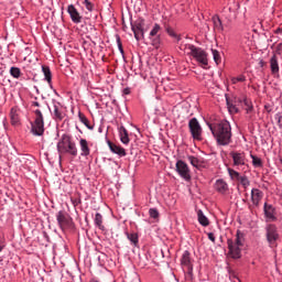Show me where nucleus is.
Returning a JSON list of instances; mask_svg holds the SVG:
<instances>
[{"label": "nucleus", "instance_id": "obj_30", "mask_svg": "<svg viewBox=\"0 0 282 282\" xmlns=\"http://www.w3.org/2000/svg\"><path fill=\"white\" fill-rule=\"evenodd\" d=\"M10 74L13 78H21V68L19 67H11Z\"/></svg>", "mask_w": 282, "mask_h": 282}, {"label": "nucleus", "instance_id": "obj_42", "mask_svg": "<svg viewBox=\"0 0 282 282\" xmlns=\"http://www.w3.org/2000/svg\"><path fill=\"white\" fill-rule=\"evenodd\" d=\"M170 36H173V39H177V41H180V35H177V33L173 32V31H169Z\"/></svg>", "mask_w": 282, "mask_h": 282}, {"label": "nucleus", "instance_id": "obj_6", "mask_svg": "<svg viewBox=\"0 0 282 282\" xmlns=\"http://www.w3.org/2000/svg\"><path fill=\"white\" fill-rule=\"evenodd\" d=\"M35 120L32 123V133L34 135H43L45 133V121L43 120V112L40 109L34 111Z\"/></svg>", "mask_w": 282, "mask_h": 282}, {"label": "nucleus", "instance_id": "obj_43", "mask_svg": "<svg viewBox=\"0 0 282 282\" xmlns=\"http://www.w3.org/2000/svg\"><path fill=\"white\" fill-rule=\"evenodd\" d=\"M123 94H124L126 96H129V94H131V91L129 90V88H126V89H123Z\"/></svg>", "mask_w": 282, "mask_h": 282}, {"label": "nucleus", "instance_id": "obj_39", "mask_svg": "<svg viewBox=\"0 0 282 282\" xmlns=\"http://www.w3.org/2000/svg\"><path fill=\"white\" fill-rule=\"evenodd\" d=\"M83 3L85 4V8H86V10H88V12H93L94 11V3H91V1L84 0Z\"/></svg>", "mask_w": 282, "mask_h": 282}, {"label": "nucleus", "instance_id": "obj_45", "mask_svg": "<svg viewBox=\"0 0 282 282\" xmlns=\"http://www.w3.org/2000/svg\"><path fill=\"white\" fill-rule=\"evenodd\" d=\"M32 106L33 107H41V104H39V101H33Z\"/></svg>", "mask_w": 282, "mask_h": 282}, {"label": "nucleus", "instance_id": "obj_15", "mask_svg": "<svg viewBox=\"0 0 282 282\" xmlns=\"http://www.w3.org/2000/svg\"><path fill=\"white\" fill-rule=\"evenodd\" d=\"M263 210L267 221H276V216L274 215L275 209L272 205H268V203H264Z\"/></svg>", "mask_w": 282, "mask_h": 282}, {"label": "nucleus", "instance_id": "obj_24", "mask_svg": "<svg viewBox=\"0 0 282 282\" xmlns=\"http://www.w3.org/2000/svg\"><path fill=\"white\" fill-rule=\"evenodd\" d=\"M197 217H198V223L200 224V226H209L210 221L208 220V217H206L204 215V212H202V209H199L197 212Z\"/></svg>", "mask_w": 282, "mask_h": 282}, {"label": "nucleus", "instance_id": "obj_32", "mask_svg": "<svg viewBox=\"0 0 282 282\" xmlns=\"http://www.w3.org/2000/svg\"><path fill=\"white\" fill-rule=\"evenodd\" d=\"M212 53H213V58H214L216 65H219V63H221V55L219 54V51L212 50Z\"/></svg>", "mask_w": 282, "mask_h": 282}, {"label": "nucleus", "instance_id": "obj_44", "mask_svg": "<svg viewBox=\"0 0 282 282\" xmlns=\"http://www.w3.org/2000/svg\"><path fill=\"white\" fill-rule=\"evenodd\" d=\"M275 34H282V28H278V29L275 30Z\"/></svg>", "mask_w": 282, "mask_h": 282}, {"label": "nucleus", "instance_id": "obj_34", "mask_svg": "<svg viewBox=\"0 0 282 282\" xmlns=\"http://www.w3.org/2000/svg\"><path fill=\"white\" fill-rule=\"evenodd\" d=\"M127 237L132 245L138 246V234H127Z\"/></svg>", "mask_w": 282, "mask_h": 282}, {"label": "nucleus", "instance_id": "obj_48", "mask_svg": "<svg viewBox=\"0 0 282 282\" xmlns=\"http://www.w3.org/2000/svg\"><path fill=\"white\" fill-rule=\"evenodd\" d=\"M1 250H3V247L0 246V252H1Z\"/></svg>", "mask_w": 282, "mask_h": 282}, {"label": "nucleus", "instance_id": "obj_4", "mask_svg": "<svg viewBox=\"0 0 282 282\" xmlns=\"http://www.w3.org/2000/svg\"><path fill=\"white\" fill-rule=\"evenodd\" d=\"M185 52H187L189 56H193L200 65H208V54L200 47L187 44L185 45Z\"/></svg>", "mask_w": 282, "mask_h": 282}, {"label": "nucleus", "instance_id": "obj_21", "mask_svg": "<svg viewBox=\"0 0 282 282\" xmlns=\"http://www.w3.org/2000/svg\"><path fill=\"white\" fill-rule=\"evenodd\" d=\"M119 135L122 144H129V142H131V140L129 139V131H127V128H124V126H121L119 128Z\"/></svg>", "mask_w": 282, "mask_h": 282}, {"label": "nucleus", "instance_id": "obj_38", "mask_svg": "<svg viewBox=\"0 0 282 282\" xmlns=\"http://www.w3.org/2000/svg\"><path fill=\"white\" fill-rule=\"evenodd\" d=\"M149 215L152 219H158L160 217V212L155 208H150Z\"/></svg>", "mask_w": 282, "mask_h": 282}, {"label": "nucleus", "instance_id": "obj_16", "mask_svg": "<svg viewBox=\"0 0 282 282\" xmlns=\"http://www.w3.org/2000/svg\"><path fill=\"white\" fill-rule=\"evenodd\" d=\"M11 117V124L13 127H18V124H21V110L19 108H12L10 112Z\"/></svg>", "mask_w": 282, "mask_h": 282}, {"label": "nucleus", "instance_id": "obj_25", "mask_svg": "<svg viewBox=\"0 0 282 282\" xmlns=\"http://www.w3.org/2000/svg\"><path fill=\"white\" fill-rule=\"evenodd\" d=\"M214 29L217 30V32H224V24H221V19L219 17H214Z\"/></svg>", "mask_w": 282, "mask_h": 282}, {"label": "nucleus", "instance_id": "obj_31", "mask_svg": "<svg viewBox=\"0 0 282 282\" xmlns=\"http://www.w3.org/2000/svg\"><path fill=\"white\" fill-rule=\"evenodd\" d=\"M239 184H241V186H243L245 188H248V186H250V180H248V176L242 175L240 176V178L238 180Z\"/></svg>", "mask_w": 282, "mask_h": 282}, {"label": "nucleus", "instance_id": "obj_2", "mask_svg": "<svg viewBox=\"0 0 282 282\" xmlns=\"http://www.w3.org/2000/svg\"><path fill=\"white\" fill-rule=\"evenodd\" d=\"M57 152L61 158L63 155H72L73 158H76L78 155V148L76 147V142H74V139L69 134H63L57 142Z\"/></svg>", "mask_w": 282, "mask_h": 282}, {"label": "nucleus", "instance_id": "obj_35", "mask_svg": "<svg viewBox=\"0 0 282 282\" xmlns=\"http://www.w3.org/2000/svg\"><path fill=\"white\" fill-rule=\"evenodd\" d=\"M227 107L229 109L230 113H237L239 111V109L237 108V106H235L232 102H230V100L227 99Z\"/></svg>", "mask_w": 282, "mask_h": 282}, {"label": "nucleus", "instance_id": "obj_7", "mask_svg": "<svg viewBox=\"0 0 282 282\" xmlns=\"http://www.w3.org/2000/svg\"><path fill=\"white\" fill-rule=\"evenodd\" d=\"M56 219L61 230H69V228H73L74 226V220L68 216L67 212H58L56 214Z\"/></svg>", "mask_w": 282, "mask_h": 282}, {"label": "nucleus", "instance_id": "obj_11", "mask_svg": "<svg viewBox=\"0 0 282 282\" xmlns=\"http://www.w3.org/2000/svg\"><path fill=\"white\" fill-rule=\"evenodd\" d=\"M176 172L178 173V175L185 180V182H189L191 180V169H188V164H186V162L178 160L176 162Z\"/></svg>", "mask_w": 282, "mask_h": 282}, {"label": "nucleus", "instance_id": "obj_3", "mask_svg": "<svg viewBox=\"0 0 282 282\" xmlns=\"http://www.w3.org/2000/svg\"><path fill=\"white\" fill-rule=\"evenodd\" d=\"M229 254L232 259H241V246H243V236L237 232L236 239H228L227 240Z\"/></svg>", "mask_w": 282, "mask_h": 282}, {"label": "nucleus", "instance_id": "obj_40", "mask_svg": "<svg viewBox=\"0 0 282 282\" xmlns=\"http://www.w3.org/2000/svg\"><path fill=\"white\" fill-rule=\"evenodd\" d=\"M274 118L276 120L279 129H282V115H281V112H278Z\"/></svg>", "mask_w": 282, "mask_h": 282}, {"label": "nucleus", "instance_id": "obj_41", "mask_svg": "<svg viewBox=\"0 0 282 282\" xmlns=\"http://www.w3.org/2000/svg\"><path fill=\"white\" fill-rule=\"evenodd\" d=\"M208 240L212 241L213 243H215V234L209 232L207 234Z\"/></svg>", "mask_w": 282, "mask_h": 282}, {"label": "nucleus", "instance_id": "obj_23", "mask_svg": "<svg viewBox=\"0 0 282 282\" xmlns=\"http://www.w3.org/2000/svg\"><path fill=\"white\" fill-rule=\"evenodd\" d=\"M215 188L218 193H226L228 191V183L224 180H218L216 181Z\"/></svg>", "mask_w": 282, "mask_h": 282}, {"label": "nucleus", "instance_id": "obj_12", "mask_svg": "<svg viewBox=\"0 0 282 282\" xmlns=\"http://www.w3.org/2000/svg\"><path fill=\"white\" fill-rule=\"evenodd\" d=\"M234 166H246V153L239 151H231L229 153Z\"/></svg>", "mask_w": 282, "mask_h": 282}, {"label": "nucleus", "instance_id": "obj_19", "mask_svg": "<svg viewBox=\"0 0 282 282\" xmlns=\"http://www.w3.org/2000/svg\"><path fill=\"white\" fill-rule=\"evenodd\" d=\"M53 116L55 120H63V118H65V115L63 113V106H61V104H54Z\"/></svg>", "mask_w": 282, "mask_h": 282}, {"label": "nucleus", "instance_id": "obj_17", "mask_svg": "<svg viewBox=\"0 0 282 282\" xmlns=\"http://www.w3.org/2000/svg\"><path fill=\"white\" fill-rule=\"evenodd\" d=\"M261 199H263V192H261V189L253 188L251 191V202L253 206H259Z\"/></svg>", "mask_w": 282, "mask_h": 282}, {"label": "nucleus", "instance_id": "obj_33", "mask_svg": "<svg viewBox=\"0 0 282 282\" xmlns=\"http://www.w3.org/2000/svg\"><path fill=\"white\" fill-rule=\"evenodd\" d=\"M251 159L252 164L253 166H256V169H261V166H263V162L258 156L251 155Z\"/></svg>", "mask_w": 282, "mask_h": 282}, {"label": "nucleus", "instance_id": "obj_47", "mask_svg": "<svg viewBox=\"0 0 282 282\" xmlns=\"http://www.w3.org/2000/svg\"><path fill=\"white\" fill-rule=\"evenodd\" d=\"M119 48L121 50V52H122V44H119Z\"/></svg>", "mask_w": 282, "mask_h": 282}, {"label": "nucleus", "instance_id": "obj_22", "mask_svg": "<svg viewBox=\"0 0 282 282\" xmlns=\"http://www.w3.org/2000/svg\"><path fill=\"white\" fill-rule=\"evenodd\" d=\"M270 67H271V73L273 75L279 74V57H276V55H273L270 58Z\"/></svg>", "mask_w": 282, "mask_h": 282}, {"label": "nucleus", "instance_id": "obj_26", "mask_svg": "<svg viewBox=\"0 0 282 282\" xmlns=\"http://www.w3.org/2000/svg\"><path fill=\"white\" fill-rule=\"evenodd\" d=\"M42 72L44 74L45 80L47 84H52V70H50V67L47 66H42Z\"/></svg>", "mask_w": 282, "mask_h": 282}, {"label": "nucleus", "instance_id": "obj_37", "mask_svg": "<svg viewBox=\"0 0 282 282\" xmlns=\"http://www.w3.org/2000/svg\"><path fill=\"white\" fill-rule=\"evenodd\" d=\"M232 85H237V83H246V76L240 75L239 77L231 78Z\"/></svg>", "mask_w": 282, "mask_h": 282}, {"label": "nucleus", "instance_id": "obj_1", "mask_svg": "<svg viewBox=\"0 0 282 282\" xmlns=\"http://www.w3.org/2000/svg\"><path fill=\"white\" fill-rule=\"evenodd\" d=\"M208 128L220 147H228L232 142V128L227 120L208 123Z\"/></svg>", "mask_w": 282, "mask_h": 282}, {"label": "nucleus", "instance_id": "obj_14", "mask_svg": "<svg viewBox=\"0 0 282 282\" xmlns=\"http://www.w3.org/2000/svg\"><path fill=\"white\" fill-rule=\"evenodd\" d=\"M108 147L111 153H115V155H119V158L127 156V150H124V148H122L121 145H118L111 141H108Z\"/></svg>", "mask_w": 282, "mask_h": 282}, {"label": "nucleus", "instance_id": "obj_28", "mask_svg": "<svg viewBox=\"0 0 282 282\" xmlns=\"http://www.w3.org/2000/svg\"><path fill=\"white\" fill-rule=\"evenodd\" d=\"M188 162L192 164V166H195V169H202V161L195 156H188Z\"/></svg>", "mask_w": 282, "mask_h": 282}, {"label": "nucleus", "instance_id": "obj_13", "mask_svg": "<svg viewBox=\"0 0 282 282\" xmlns=\"http://www.w3.org/2000/svg\"><path fill=\"white\" fill-rule=\"evenodd\" d=\"M67 13L70 17V20L73 23H82L83 22V15H80V12H78V9L74 4H69L67 7Z\"/></svg>", "mask_w": 282, "mask_h": 282}, {"label": "nucleus", "instance_id": "obj_49", "mask_svg": "<svg viewBox=\"0 0 282 282\" xmlns=\"http://www.w3.org/2000/svg\"><path fill=\"white\" fill-rule=\"evenodd\" d=\"M91 282H98V280H93Z\"/></svg>", "mask_w": 282, "mask_h": 282}, {"label": "nucleus", "instance_id": "obj_29", "mask_svg": "<svg viewBox=\"0 0 282 282\" xmlns=\"http://www.w3.org/2000/svg\"><path fill=\"white\" fill-rule=\"evenodd\" d=\"M228 173H229V176L231 177V180H234V182H239V180L241 177V174H239V172L229 167Z\"/></svg>", "mask_w": 282, "mask_h": 282}, {"label": "nucleus", "instance_id": "obj_5", "mask_svg": "<svg viewBox=\"0 0 282 282\" xmlns=\"http://www.w3.org/2000/svg\"><path fill=\"white\" fill-rule=\"evenodd\" d=\"M265 237L269 243V248H276L280 236L279 228L274 224H269L265 226Z\"/></svg>", "mask_w": 282, "mask_h": 282}, {"label": "nucleus", "instance_id": "obj_20", "mask_svg": "<svg viewBox=\"0 0 282 282\" xmlns=\"http://www.w3.org/2000/svg\"><path fill=\"white\" fill-rule=\"evenodd\" d=\"M182 265H185L187 270L192 271L193 265L191 264V252L184 251L181 258Z\"/></svg>", "mask_w": 282, "mask_h": 282}, {"label": "nucleus", "instance_id": "obj_36", "mask_svg": "<svg viewBox=\"0 0 282 282\" xmlns=\"http://www.w3.org/2000/svg\"><path fill=\"white\" fill-rule=\"evenodd\" d=\"M79 120L83 124H85V127H87V129H91L89 126V120L82 112H79Z\"/></svg>", "mask_w": 282, "mask_h": 282}, {"label": "nucleus", "instance_id": "obj_8", "mask_svg": "<svg viewBox=\"0 0 282 282\" xmlns=\"http://www.w3.org/2000/svg\"><path fill=\"white\" fill-rule=\"evenodd\" d=\"M144 19L139 18L134 22H131V30L134 34L135 41H142L144 39Z\"/></svg>", "mask_w": 282, "mask_h": 282}, {"label": "nucleus", "instance_id": "obj_18", "mask_svg": "<svg viewBox=\"0 0 282 282\" xmlns=\"http://www.w3.org/2000/svg\"><path fill=\"white\" fill-rule=\"evenodd\" d=\"M79 149L82 151L80 155L83 158H87L89 155V153H91V150L89 149V143L87 142V139L79 140Z\"/></svg>", "mask_w": 282, "mask_h": 282}, {"label": "nucleus", "instance_id": "obj_10", "mask_svg": "<svg viewBox=\"0 0 282 282\" xmlns=\"http://www.w3.org/2000/svg\"><path fill=\"white\" fill-rule=\"evenodd\" d=\"M160 32H162V26H160V24L155 23L149 34L151 44L154 47H160V43H162V37L160 35Z\"/></svg>", "mask_w": 282, "mask_h": 282}, {"label": "nucleus", "instance_id": "obj_9", "mask_svg": "<svg viewBox=\"0 0 282 282\" xmlns=\"http://www.w3.org/2000/svg\"><path fill=\"white\" fill-rule=\"evenodd\" d=\"M188 129L194 140H202V126L197 118H192L188 122Z\"/></svg>", "mask_w": 282, "mask_h": 282}, {"label": "nucleus", "instance_id": "obj_46", "mask_svg": "<svg viewBox=\"0 0 282 282\" xmlns=\"http://www.w3.org/2000/svg\"><path fill=\"white\" fill-rule=\"evenodd\" d=\"M265 110L270 113V111H272V109H270V106H264Z\"/></svg>", "mask_w": 282, "mask_h": 282}, {"label": "nucleus", "instance_id": "obj_27", "mask_svg": "<svg viewBox=\"0 0 282 282\" xmlns=\"http://www.w3.org/2000/svg\"><path fill=\"white\" fill-rule=\"evenodd\" d=\"M95 225L97 226V228H99V230L105 229V226L102 225V215L100 213H97L95 215Z\"/></svg>", "mask_w": 282, "mask_h": 282}]
</instances>
